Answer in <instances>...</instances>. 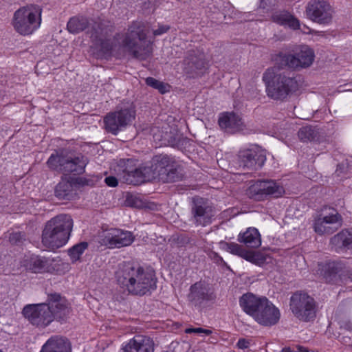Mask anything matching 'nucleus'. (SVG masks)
Here are the masks:
<instances>
[{"label":"nucleus","instance_id":"4be33fe9","mask_svg":"<svg viewBox=\"0 0 352 352\" xmlns=\"http://www.w3.org/2000/svg\"><path fill=\"white\" fill-rule=\"evenodd\" d=\"M123 352H154L153 341L148 337L138 335L122 347Z\"/></svg>","mask_w":352,"mask_h":352},{"label":"nucleus","instance_id":"a18cd8bd","mask_svg":"<svg viewBox=\"0 0 352 352\" xmlns=\"http://www.w3.org/2000/svg\"><path fill=\"white\" fill-rule=\"evenodd\" d=\"M217 258H218V259H217V262H218L219 261H223L222 258H221V257H219V256H217Z\"/></svg>","mask_w":352,"mask_h":352},{"label":"nucleus","instance_id":"58836bf2","mask_svg":"<svg viewBox=\"0 0 352 352\" xmlns=\"http://www.w3.org/2000/svg\"><path fill=\"white\" fill-rule=\"evenodd\" d=\"M169 30V26L161 25L159 28L153 31L155 36L162 35Z\"/></svg>","mask_w":352,"mask_h":352},{"label":"nucleus","instance_id":"c03bdc74","mask_svg":"<svg viewBox=\"0 0 352 352\" xmlns=\"http://www.w3.org/2000/svg\"><path fill=\"white\" fill-rule=\"evenodd\" d=\"M349 277L352 280V269L349 272Z\"/></svg>","mask_w":352,"mask_h":352},{"label":"nucleus","instance_id":"c756f323","mask_svg":"<svg viewBox=\"0 0 352 352\" xmlns=\"http://www.w3.org/2000/svg\"><path fill=\"white\" fill-rule=\"evenodd\" d=\"M28 270L34 273H42L48 270L49 260L45 257L32 256L26 265Z\"/></svg>","mask_w":352,"mask_h":352},{"label":"nucleus","instance_id":"4468645a","mask_svg":"<svg viewBox=\"0 0 352 352\" xmlns=\"http://www.w3.org/2000/svg\"><path fill=\"white\" fill-rule=\"evenodd\" d=\"M190 213V221L195 226L206 227L212 222L215 210L208 199L195 197L192 200Z\"/></svg>","mask_w":352,"mask_h":352},{"label":"nucleus","instance_id":"5701e85b","mask_svg":"<svg viewBox=\"0 0 352 352\" xmlns=\"http://www.w3.org/2000/svg\"><path fill=\"white\" fill-rule=\"evenodd\" d=\"M219 125L226 132L234 133L243 129V122L239 116L233 112L221 113Z\"/></svg>","mask_w":352,"mask_h":352},{"label":"nucleus","instance_id":"ea45409f","mask_svg":"<svg viewBox=\"0 0 352 352\" xmlns=\"http://www.w3.org/2000/svg\"><path fill=\"white\" fill-rule=\"evenodd\" d=\"M237 346L239 349H244L248 347L249 346V342L247 341L245 339H239L236 344Z\"/></svg>","mask_w":352,"mask_h":352},{"label":"nucleus","instance_id":"f3484780","mask_svg":"<svg viewBox=\"0 0 352 352\" xmlns=\"http://www.w3.org/2000/svg\"><path fill=\"white\" fill-rule=\"evenodd\" d=\"M283 192V187L272 180H258L247 190V195L256 200L263 199L267 195L278 197Z\"/></svg>","mask_w":352,"mask_h":352},{"label":"nucleus","instance_id":"20e7f679","mask_svg":"<svg viewBox=\"0 0 352 352\" xmlns=\"http://www.w3.org/2000/svg\"><path fill=\"white\" fill-rule=\"evenodd\" d=\"M242 310L259 324L272 327L280 318V312L267 297L252 293L243 294L239 300Z\"/></svg>","mask_w":352,"mask_h":352},{"label":"nucleus","instance_id":"0eeeda50","mask_svg":"<svg viewBox=\"0 0 352 352\" xmlns=\"http://www.w3.org/2000/svg\"><path fill=\"white\" fill-rule=\"evenodd\" d=\"M88 162L87 157L82 154L63 150L52 153L47 161V165L50 169L65 175L72 173L78 175L85 173Z\"/></svg>","mask_w":352,"mask_h":352},{"label":"nucleus","instance_id":"c85d7f7f","mask_svg":"<svg viewBox=\"0 0 352 352\" xmlns=\"http://www.w3.org/2000/svg\"><path fill=\"white\" fill-rule=\"evenodd\" d=\"M55 195L59 199H72L75 195L73 184L68 180H61L56 186Z\"/></svg>","mask_w":352,"mask_h":352},{"label":"nucleus","instance_id":"f03ea898","mask_svg":"<svg viewBox=\"0 0 352 352\" xmlns=\"http://www.w3.org/2000/svg\"><path fill=\"white\" fill-rule=\"evenodd\" d=\"M118 285L128 294L142 296L157 288L155 272L138 264L123 263L116 272Z\"/></svg>","mask_w":352,"mask_h":352},{"label":"nucleus","instance_id":"a211bd4d","mask_svg":"<svg viewBox=\"0 0 352 352\" xmlns=\"http://www.w3.org/2000/svg\"><path fill=\"white\" fill-rule=\"evenodd\" d=\"M266 161L265 151L257 146L243 149L238 155L240 166L251 170H256L261 168Z\"/></svg>","mask_w":352,"mask_h":352},{"label":"nucleus","instance_id":"6e6552de","mask_svg":"<svg viewBox=\"0 0 352 352\" xmlns=\"http://www.w3.org/2000/svg\"><path fill=\"white\" fill-rule=\"evenodd\" d=\"M41 8L28 5L16 10L12 19L14 30L22 36H28L39 28L41 23Z\"/></svg>","mask_w":352,"mask_h":352},{"label":"nucleus","instance_id":"37998d69","mask_svg":"<svg viewBox=\"0 0 352 352\" xmlns=\"http://www.w3.org/2000/svg\"><path fill=\"white\" fill-rule=\"evenodd\" d=\"M280 352H292V350L289 347L283 348Z\"/></svg>","mask_w":352,"mask_h":352},{"label":"nucleus","instance_id":"ddd939ff","mask_svg":"<svg viewBox=\"0 0 352 352\" xmlns=\"http://www.w3.org/2000/svg\"><path fill=\"white\" fill-rule=\"evenodd\" d=\"M119 166L122 172L120 179L127 184L136 186L153 179L151 167L135 168L132 159L121 160Z\"/></svg>","mask_w":352,"mask_h":352},{"label":"nucleus","instance_id":"a878e982","mask_svg":"<svg viewBox=\"0 0 352 352\" xmlns=\"http://www.w3.org/2000/svg\"><path fill=\"white\" fill-rule=\"evenodd\" d=\"M238 241L248 248H257L261 245V236L256 228L250 227L239 234Z\"/></svg>","mask_w":352,"mask_h":352},{"label":"nucleus","instance_id":"c9c22d12","mask_svg":"<svg viewBox=\"0 0 352 352\" xmlns=\"http://www.w3.org/2000/svg\"><path fill=\"white\" fill-rule=\"evenodd\" d=\"M186 333H195L199 334H204L205 336H209L212 333V331L210 329H203L201 327L198 328H188L186 329Z\"/></svg>","mask_w":352,"mask_h":352},{"label":"nucleus","instance_id":"7ed1b4c3","mask_svg":"<svg viewBox=\"0 0 352 352\" xmlns=\"http://www.w3.org/2000/svg\"><path fill=\"white\" fill-rule=\"evenodd\" d=\"M69 313L66 300L58 294H49L47 303L28 305L23 309L29 322L41 329L47 327L54 319L63 320Z\"/></svg>","mask_w":352,"mask_h":352},{"label":"nucleus","instance_id":"412c9836","mask_svg":"<svg viewBox=\"0 0 352 352\" xmlns=\"http://www.w3.org/2000/svg\"><path fill=\"white\" fill-rule=\"evenodd\" d=\"M212 299L208 285L204 282L199 281L190 287L188 300L195 306H200L204 302Z\"/></svg>","mask_w":352,"mask_h":352},{"label":"nucleus","instance_id":"423d86ee","mask_svg":"<svg viewBox=\"0 0 352 352\" xmlns=\"http://www.w3.org/2000/svg\"><path fill=\"white\" fill-rule=\"evenodd\" d=\"M263 80L267 96L275 100H284L300 87L295 77L284 73L276 74L272 68H269L264 72Z\"/></svg>","mask_w":352,"mask_h":352},{"label":"nucleus","instance_id":"2eb2a0df","mask_svg":"<svg viewBox=\"0 0 352 352\" xmlns=\"http://www.w3.org/2000/svg\"><path fill=\"white\" fill-rule=\"evenodd\" d=\"M307 15L312 21L329 25L333 21L334 10L327 0H311L307 6Z\"/></svg>","mask_w":352,"mask_h":352},{"label":"nucleus","instance_id":"79ce46f5","mask_svg":"<svg viewBox=\"0 0 352 352\" xmlns=\"http://www.w3.org/2000/svg\"><path fill=\"white\" fill-rule=\"evenodd\" d=\"M298 352H309L307 348L303 346H298Z\"/></svg>","mask_w":352,"mask_h":352},{"label":"nucleus","instance_id":"72a5a7b5","mask_svg":"<svg viewBox=\"0 0 352 352\" xmlns=\"http://www.w3.org/2000/svg\"><path fill=\"white\" fill-rule=\"evenodd\" d=\"M88 244L86 242H82L75 245L68 250L69 255L72 262H76L79 260L80 256L83 254L85 250L87 248Z\"/></svg>","mask_w":352,"mask_h":352},{"label":"nucleus","instance_id":"1a4fd4ad","mask_svg":"<svg viewBox=\"0 0 352 352\" xmlns=\"http://www.w3.org/2000/svg\"><path fill=\"white\" fill-rule=\"evenodd\" d=\"M153 179L157 177L164 183L176 182L183 179L184 171L181 164L167 155H159L153 158Z\"/></svg>","mask_w":352,"mask_h":352},{"label":"nucleus","instance_id":"7c9ffc66","mask_svg":"<svg viewBox=\"0 0 352 352\" xmlns=\"http://www.w3.org/2000/svg\"><path fill=\"white\" fill-rule=\"evenodd\" d=\"M318 134V129L311 125L302 126L298 132V138L304 142L315 141Z\"/></svg>","mask_w":352,"mask_h":352},{"label":"nucleus","instance_id":"aec40b11","mask_svg":"<svg viewBox=\"0 0 352 352\" xmlns=\"http://www.w3.org/2000/svg\"><path fill=\"white\" fill-rule=\"evenodd\" d=\"M342 225L341 215L334 209L327 214H321L314 221V230L318 234H331Z\"/></svg>","mask_w":352,"mask_h":352},{"label":"nucleus","instance_id":"6ab92c4d","mask_svg":"<svg viewBox=\"0 0 352 352\" xmlns=\"http://www.w3.org/2000/svg\"><path fill=\"white\" fill-rule=\"evenodd\" d=\"M206 59L204 53L198 49L187 52L183 60L184 72L190 77L202 74L206 68Z\"/></svg>","mask_w":352,"mask_h":352},{"label":"nucleus","instance_id":"dca6fc26","mask_svg":"<svg viewBox=\"0 0 352 352\" xmlns=\"http://www.w3.org/2000/svg\"><path fill=\"white\" fill-rule=\"evenodd\" d=\"M101 238V243L110 249L129 246L135 239L131 232L115 228L104 230Z\"/></svg>","mask_w":352,"mask_h":352},{"label":"nucleus","instance_id":"4c0bfd02","mask_svg":"<svg viewBox=\"0 0 352 352\" xmlns=\"http://www.w3.org/2000/svg\"><path fill=\"white\" fill-rule=\"evenodd\" d=\"M106 184L110 187H116L118 182L116 177L113 176H109L104 179Z\"/></svg>","mask_w":352,"mask_h":352},{"label":"nucleus","instance_id":"473e14b6","mask_svg":"<svg viewBox=\"0 0 352 352\" xmlns=\"http://www.w3.org/2000/svg\"><path fill=\"white\" fill-rule=\"evenodd\" d=\"M146 84L155 89H157L161 94H165L170 91V85L164 82L160 81L153 77H148L145 80Z\"/></svg>","mask_w":352,"mask_h":352},{"label":"nucleus","instance_id":"f257e3e1","mask_svg":"<svg viewBox=\"0 0 352 352\" xmlns=\"http://www.w3.org/2000/svg\"><path fill=\"white\" fill-rule=\"evenodd\" d=\"M67 28L72 34H78L87 29V32L101 56H109L113 50L121 46L141 60L146 58L152 52V42L147 39L148 29L143 22L133 21L124 36L116 34L112 38L109 36L114 30L113 25L105 19L89 21L85 16H76L69 20Z\"/></svg>","mask_w":352,"mask_h":352},{"label":"nucleus","instance_id":"b1692460","mask_svg":"<svg viewBox=\"0 0 352 352\" xmlns=\"http://www.w3.org/2000/svg\"><path fill=\"white\" fill-rule=\"evenodd\" d=\"M40 352H72V349L67 339L52 336L42 346Z\"/></svg>","mask_w":352,"mask_h":352},{"label":"nucleus","instance_id":"bb28decb","mask_svg":"<svg viewBox=\"0 0 352 352\" xmlns=\"http://www.w3.org/2000/svg\"><path fill=\"white\" fill-rule=\"evenodd\" d=\"M272 21L280 25L288 26L293 30L300 28L299 21L288 12L282 11L274 13L272 16Z\"/></svg>","mask_w":352,"mask_h":352},{"label":"nucleus","instance_id":"393cba45","mask_svg":"<svg viewBox=\"0 0 352 352\" xmlns=\"http://www.w3.org/2000/svg\"><path fill=\"white\" fill-rule=\"evenodd\" d=\"M332 248L338 252L352 250V230H343L331 239Z\"/></svg>","mask_w":352,"mask_h":352},{"label":"nucleus","instance_id":"a19ab883","mask_svg":"<svg viewBox=\"0 0 352 352\" xmlns=\"http://www.w3.org/2000/svg\"><path fill=\"white\" fill-rule=\"evenodd\" d=\"M344 328L349 331H352V323L350 322H347L345 324Z\"/></svg>","mask_w":352,"mask_h":352},{"label":"nucleus","instance_id":"9d476101","mask_svg":"<svg viewBox=\"0 0 352 352\" xmlns=\"http://www.w3.org/2000/svg\"><path fill=\"white\" fill-rule=\"evenodd\" d=\"M289 307L294 316L301 321L309 322L316 316V303L306 293H294L290 298Z\"/></svg>","mask_w":352,"mask_h":352},{"label":"nucleus","instance_id":"2f4dec72","mask_svg":"<svg viewBox=\"0 0 352 352\" xmlns=\"http://www.w3.org/2000/svg\"><path fill=\"white\" fill-rule=\"evenodd\" d=\"M221 245L223 249L227 252L232 254L237 255L243 258L246 250L244 249L241 245L233 242H225L221 243Z\"/></svg>","mask_w":352,"mask_h":352},{"label":"nucleus","instance_id":"cd10ccee","mask_svg":"<svg viewBox=\"0 0 352 352\" xmlns=\"http://www.w3.org/2000/svg\"><path fill=\"white\" fill-rule=\"evenodd\" d=\"M339 267L335 262H327L318 265L317 273L322 277L327 283L333 282L337 276Z\"/></svg>","mask_w":352,"mask_h":352},{"label":"nucleus","instance_id":"9b49d317","mask_svg":"<svg viewBox=\"0 0 352 352\" xmlns=\"http://www.w3.org/2000/svg\"><path fill=\"white\" fill-rule=\"evenodd\" d=\"M135 118V110L132 104L107 113L104 118V129L109 133L117 135L131 124Z\"/></svg>","mask_w":352,"mask_h":352},{"label":"nucleus","instance_id":"39448f33","mask_svg":"<svg viewBox=\"0 0 352 352\" xmlns=\"http://www.w3.org/2000/svg\"><path fill=\"white\" fill-rule=\"evenodd\" d=\"M74 226L70 215L60 214L47 221L42 232V243L49 249L63 247L68 241Z\"/></svg>","mask_w":352,"mask_h":352},{"label":"nucleus","instance_id":"f704fd0d","mask_svg":"<svg viewBox=\"0 0 352 352\" xmlns=\"http://www.w3.org/2000/svg\"><path fill=\"white\" fill-rule=\"evenodd\" d=\"M243 258L256 265L263 264L265 261V258L262 254L248 250H246Z\"/></svg>","mask_w":352,"mask_h":352},{"label":"nucleus","instance_id":"e433bc0d","mask_svg":"<svg viewBox=\"0 0 352 352\" xmlns=\"http://www.w3.org/2000/svg\"><path fill=\"white\" fill-rule=\"evenodd\" d=\"M23 236L24 235L20 232H13L10 234L9 240L12 244H18L21 242Z\"/></svg>","mask_w":352,"mask_h":352},{"label":"nucleus","instance_id":"49530a36","mask_svg":"<svg viewBox=\"0 0 352 352\" xmlns=\"http://www.w3.org/2000/svg\"><path fill=\"white\" fill-rule=\"evenodd\" d=\"M0 352H3L2 350L0 349Z\"/></svg>","mask_w":352,"mask_h":352},{"label":"nucleus","instance_id":"f8f14e48","mask_svg":"<svg viewBox=\"0 0 352 352\" xmlns=\"http://www.w3.org/2000/svg\"><path fill=\"white\" fill-rule=\"evenodd\" d=\"M280 57L283 65L290 69L299 70L312 65L315 54L309 46L302 45L296 47L293 53L281 54Z\"/></svg>","mask_w":352,"mask_h":352}]
</instances>
